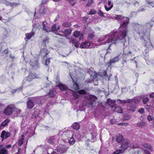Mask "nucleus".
Returning a JSON list of instances; mask_svg holds the SVG:
<instances>
[{
  "label": "nucleus",
  "instance_id": "1",
  "mask_svg": "<svg viewBox=\"0 0 154 154\" xmlns=\"http://www.w3.org/2000/svg\"><path fill=\"white\" fill-rule=\"evenodd\" d=\"M115 17L120 23L119 32L114 30L109 34V36H106V38H108L106 42H111V44H116L118 41L121 40L124 45L126 42L125 38L127 34L129 19L127 17L117 15H115Z\"/></svg>",
  "mask_w": 154,
  "mask_h": 154
},
{
  "label": "nucleus",
  "instance_id": "2",
  "mask_svg": "<svg viewBox=\"0 0 154 154\" xmlns=\"http://www.w3.org/2000/svg\"><path fill=\"white\" fill-rule=\"evenodd\" d=\"M153 22L151 20L150 22L146 23L143 26H139L137 31V33L139 35L141 39H143L145 42L144 43L145 47L147 48H150L152 46L149 39L150 31V28L152 27Z\"/></svg>",
  "mask_w": 154,
  "mask_h": 154
},
{
  "label": "nucleus",
  "instance_id": "3",
  "mask_svg": "<svg viewBox=\"0 0 154 154\" xmlns=\"http://www.w3.org/2000/svg\"><path fill=\"white\" fill-rule=\"evenodd\" d=\"M29 133L27 132L25 134L22 135L20 137L18 141V145L20 146H21L22 144H23L24 142V140H25L24 143H25V145L23 148V150H22L24 151V152L25 151L26 149V145L27 143L28 140L29 138L32 136L33 135V134H31L30 135H29L28 137V135Z\"/></svg>",
  "mask_w": 154,
  "mask_h": 154
},
{
  "label": "nucleus",
  "instance_id": "4",
  "mask_svg": "<svg viewBox=\"0 0 154 154\" xmlns=\"http://www.w3.org/2000/svg\"><path fill=\"white\" fill-rule=\"evenodd\" d=\"M129 47H127L124 48L123 51V60L125 62H126V61L131 60V57L133 56L131 51L129 50Z\"/></svg>",
  "mask_w": 154,
  "mask_h": 154
},
{
  "label": "nucleus",
  "instance_id": "5",
  "mask_svg": "<svg viewBox=\"0 0 154 154\" xmlns=\"http://www.w3.org/2000/svg\"><path fill=\"white\" fill-rule=\"evenodd\" d=\"M16 107L14 104L8 105L4 109V113L6 116H9L13 113L14 110L16 109Z\"/></svg>",
  "mask_w": 154,
  "mask_h": 154
},
{
  "label": "nucleus",
  "instance_id": "6",
  "mask_svg": "<svg viewBox=\"0 0 154 154\" xmlns=\"http://www.w3.org/2000/svg\"><path fill=\"white\" fill-rule=\"evenodd\" d=\"M129 143L128 140H124L121 146V148L123 149V150H122L121 149L117 150L114 152L113 154H122L123 151L126 149L128 146Z\"/></svg>",
  "mask_w": 154,
  "mask_h": 154
},
{
  "label": "nucleus",
  "instance_id": "7",
  "mask_svg": "<svg viewBox=\"0 0 154 154\" xmlns=\"http://www.w3.org/2000/svg\"><path fill=\"white\" fill-rule=\"evenodd\" d=\"M85 100L87 103L92 106L93 103L96 101L97 97L95 96L88 95L85 97Z\"/></svg>",
  "mask_w": 154,
  "mask_h": 154
},
{
  "label": "nucleus",
  "instance_id": "8",
  "mask_svg": "<svg viewBox=\"0 0 154 154\" xmlns=\"http://www.w3.org/2000/svg\"><path fill=\"white\" fill-rule=\"evenodd\" d=\"M45 113V112L42 111H35L32 114V118H35L37 121H39L44 117Z\"/></svg>",
  "mask_w": 154,
  "mask_h": 154
},
{
  "label": "nucleus",
  "instance_id": "9",
  "mask_svg": "<svg viewBox=\"0 0 154 154\" xmlns=\"http://www.w3.org/2000/svg\"><path fill=\"white\" fill-rule=\"evenodd\" d=\"M94 44L88 41H86L81 43L80 45V48H91L94 47Z\"/></svg>",
  "mask_w": 154,
  "mask_h": 154
},
{
  "label": "nucleus",
  "instance_id": "10",
  "mask_svg": "<svg viewBox=\"0 0 154 154\" xmlns=\"http://www.w3.org/2000/svg\"><path fill=\"white\" fill-rule=\"evenodd\" d=\"M68 149V147L66 146L60 144L57 147L56 150L60 153H63L66 152Z\"/></svg>",
  "mask_w": 154,
  "mask_h": 154
},
{
  "label": "nucleus",
  "instance_id": "11",
  "mask_svg": "<svg viewBox=\"0 0 154 154\" xmlns=\"http://www.w3.org/2000/svg\"><path fill=\"white\" fill-rule=\"evenodd\" d=\"M0 2L1 3L5 4L7 6H9L13 8L18 6L20 5L19 3H11L7 1L6 0H1Z\"/></svg>",
  "mask_w": 154,
  "mask_h": 154
},
{
  "label": "nucleus",
  "instance_id": "12",
  "mask_svg": "<svg viewBox=\"0 0 154 154\" xmlns=\"http://www.w3.org/2000/svg\"><path fill=\"white\" fill-rule=\"evenodd\" d=\"M59 139L58 135L51 136L49 137L48 139V142L50 144H53L55 142H57Z\"/></svg>",
  "mask_w": 154,
  "mask_h": 154
},
{
  "label": "nucleus",
  "instance_id": "13",
  "mask_svg": "<svg viewBox=\"0 0 154 154\" xmlns=\"http://www.w3.org/2000/svg\"><path fill=\"white\" fill-rule=\"evenodd\" d=\"M43 29L48 32L51 31L50 26L48 24L46 21H44L42 23Z\"/></svg>",
  "mask_w": 154,
  "mask_h": 154
},
{
  "label": "nucleus",
  "instance_id": "14",
  "mask_svg": "<svg viewBox=\"0 0 154 154\" xmlns=\"http://www.w3.org/2000/svg\"><path fill=\"white\" fill-rule=\"evenodd\" d=\"M11 135V133L9 132H6L5 131H3L1 133L0 137L2 138V140H3L4 138L5 139H7Z\"/></svg>",
  "mask_w": 154,
  "mask_h": 154
},
{
  "label": "nucleus",
  "instance_id": "15",
  "mask_svg": "<svg viewBox=\"0 0 154 154\" xmlns=\"http://www.w3.org/2000/svg\"><path fill=\"white\" fill-rule=\"evenodd\" d=\"M68 39L77 48L79 47L80 43L79 42L77 41L75 38H68Z\"/></svg>",
  "mask_w": 154,
  "mask_h": 154
},
{
  "label": "nucleus",
  "instance_id": "16",
  "mask_svg": "<svg viewBox=\"0 0 154 154\" xmlns=\"http://www.w3.org/2000/svg\"><path fill=\"white\" fill-rule=\"evenodd\" d=\"M35 13L34 14V17L35 18H36V15H38V14L39 15H41L42 14H45L46 12V9L45 8L43 7L42 6H41L40 7V9L39 11L38 12V13H37L36 11H35Z\"/></svg>",
  "mask_w": 154,
  "mask_h": 154
},
{
  "label": "nucleus",
  "instance_id": "17",
  "mask_svg": "<svg viewBox=\"0 0 154 154\" xmlns=\"http://www.w3.org/2000/svg\"><path fill=\"white\" fill-rule=\"evenodd\" d=\"M29 63L30 65L32 66V67H34L35 68H37L39 66L38 61L35 58L33 60L30 61Z\"/></svg>",
  "mask_w": 154,
  "mask_h": 154
},
{
  "label": "nucleus",
  "instance_id": "18",
  "mask_svg": "<svg viewBox=\"0 0 154 154\" xmlns=\"http://www.w3.org/2000/svg\"><path fill=\"white\" fill-rule=\"evenodd\" d=\"M73 35L76 38L79 37V40L80 41L83 38V34L79 31H75Z\"/></svg>",
  "mask_w": 154,
  "mask_h": 154
},
{
  "label": "nucleus",
  "instance_id": "19",
  "mask_svg": "<svg viewBox=\"0 0 154 154\" xmlns=\"http://www.w3.org/2000/svg\"><path fill=\"white\" fill-rule=\"evenodd\" d=\"M119 57L117 56L115 57L112 59H110L109 62L107 63V64L108 65V66H110L112 63L117 62L119 61Z\"/></svg>",
  "mask_w": 154,
  "mask_h": 154
},
{
  "label": "nucleus",
  "instance_id": "20",
  "mask_svg": "<svg viewBox=\"0 0 154 154\" xmlns=\"http://www.w3.org/2000/svg\"><path fill=\"white\" fill-rule=\"evenodd\" d=\"M49 51H48L46 48H42L40 51L41 54L43 57L46 56L49 54Z\"/></svg>",
  "mask_w": 154,
  "mask_h": 154
},
{
  "label": "nucleus",
  "instance_id": "21",
  "mask_svg": "<svg viewBox=\"0 0 154 154\" xmlns=\"http://www.w3.org/2000/svg\"><path fill=\"white\" fill-rule=\"evenodd\" d=\"M130 103L127 106L128 109L132 112L134 111L136 109L135 106L132 104V103Z\"/></svg>",
  "mask_w": 154,
  "mask_h": 154
},
{
  "label": "nucleus",
  "instance_id": "22",
  "mask_svg": "<svg viewBox=\"0 0 154 154\" xmlns=\"http://www.w3.org/2000/svg\"><path fill=\"white\" fill-rule=\"evenodd\" d=\"M57 86L61 91L66 90L67 89V86L66 85L62 83L58 85Z\"/></svg>",
  "mask_w": 154,
  "mask_h": 154
},
{
  "label": "nucleus",
  "instance_id": "23",
  "mask_svg": "<svg viewBox=\"0 0 154 154\" xmlns=\"http://www.w3.org/2000/svg\"><path fill=\"white\" fill-rule=\"evenodd\" d=\"M21 112V109H17L16 108V109L13 112V113L14 114V116L16 117L19 116L20 115Z\"/></svg>",
  "mask_w": 154,
  "mask_h": 154
},
{
  "label": "nucleus",
  "instance_id": "24",
  "mask_svg": "<svg viewBox=\"0 0 154 154\" xmlns=\"http://www.w3.org/2000/svg\"><path fill=\"white\" fill-rule=\"evenodd\" d=\"M59 29L60 27L59 25L56 24H54L52 26L51 29V31H56L59 30Z\"/></svg>",
  "mask_w": 154,
  "mask_h": 154
},
{
  "label": "nucleus",
  "instance_id": "25",
  "mask_svg": "<svg viewBox=\"0 0 154 154\" xmlns=\"http://www.w3.org/2000/svg\"><path fill=\"white\" fill-rule=\"evenodd\" d=\"M34 106V103L31 100H29L27 102V106L29 108L31 109Z\"/></svg>",
  "mask_w": 154,
  "mask_h": 154
},
{
  "label": "nucleus",
  "instance_id": "26",
  "mask_svg": "<svg viewBox=\"0 0 154 154\" xmlns=\"http://www.w3.org/2000/svg\"><path fill=\"white\" fill-rule=\"evenodd\" d=\"M129 103H137L139 102V100L137 97H134L133 99H128Z\"/></svg>",
  "mask_w": 154,
  "mask_h": 154
},
{
  "label": "nucleus",
  "instance_id": "27",
  "mask_svg": "<svg viewBox=\"0 0 154 154\" xmlns=\"http://www.w3.org/2000/svg\"><path fill=\"white\" fill-rule=\"evenodd\" d=\"M146 109L147 110L148 112H152L153 110V107L151 105H146L145 106Z\"/></svg>",
  "mask_w": 154,
  "mask_h": 154
},
{
  "label": "nucleus",
  "instance_id": "28",
  "mask_svg": "<svg viewBox=\"0 0 154 154\" xmlns=\"http://www.w3.org/2000/svg\"><path fill=\"white\" fill-rule=\"evenodd\" d=\"M35 32H32L30 33H27L26 34V36L27 39H29L31 37L35 34Z\"/></svg>",
  "mask_w": 154,
  "mask_h": 154
},
{
  "label": "nucleus",
  "instance_id": "29",
  "mask_svg": "<svg viewBox=\"0 0 154 154\" xmlns=\"http://www.w3.org/2000/svg\"><path fill=\"white\" fill-rule=\"evenodd\" d=\"M111 2L109 1L108 2V6L110 7L108 8L106 5H105L104 7L105 9L107 11H109L113 7L112 5H111Z\"/></svg>",
  "mask_w": 154,
  "mask_h": 154
},
{
  "label": "nucleus",
  "instance_id": "30",
  "mask_svg": "<svg viewBox=\"0 0 154 154\" xmlns=\"http://www.w3.org/2000/svg\"><path fill=\"white\" fill-rule=\"evenodd\" d=\"M35 78L36 76L35 75V74H34L32 73H30L28 76L27 80L28 81L30 82L32 79H34Z\"/></svg>",
  "mask_w": 154,
  "mask_h": 154
},
{
  "label": "nucleus",
  "instance_id": "31",
  "mask_svg": "<svg viewBox=\"0 0 154 154\" xmlns=\"http://www.w3.org/2000/svg\"><path fill=\"white\" fill-rule=\"evenodd\" d=\"M123 138V136L120 134H118L116 136V140L118 143H120L122 140Z\"/></svg>",
  "mask_w": 154,
  "mask_h": 154
},
{
  "label": "nucleus",
  "instance_id": "32",
  "mask_svg": "<svg viewBox=\"0 0 154 154\" xmlns=\"http://www.w3.org/2000/svg\"><path fill=\"white\" fill-rule=\"evenodd\" d=\"M68 140L69 143L72 145L74 144L75 142V141L73 137V136H72L71 137L68 138Z\"/></svg>",
  "mask_w": 154,
  "mask_h": 154
},
{
  "label": "nucleus",
  "instance_id": "33",
  "mask_svg": "<svg viewBox=\"0 0 154 154\" xmlns=\"http://www.w3.org/2000/svg\"><path fill=\"white\" fill-rule=\"evenodd\" d=\"M34 101H36L37 103L39 106H41L43 104V102L41 101L40 98H36L34 100Z\"/></svg>",
  "mask_w": 154,
  "mask_h": 154
},
{
  "label": "nucleus",
  "instance_id": "34",
  "mask_svg": "<svg viewBox=\"0 0 154 154\" xmlns=\"http://www.w3.org/2000/svg\"><path fill=\"white\" fill-rule=\"evenodd\" d=\"M128 99L126 100H121L120 99H118L117 102L119 103H120L121 104H123L125 103H129Z\"/></svg>",
  "mask_w": 154,
  "mask_h": 154
},
{
  "label": "nucleus",
  "instance_id": "35",
  "mask_svg": "<svg viewBox=\"0 0 154 154\" xmlns=\"http://www.w3.org/2000/svg\"><path fill=\"white\" fill-rule=\"evenodd\" d=\"M122 109L120 106L116 107L115 111L119 113H122Z\"/></svg>",
  "mask_w": 154,
  "mask_h": 154
},
{
  "label": "nucleus",
  "instance_id": "36",
  "mask_svg": "<svg viewBox=\"0 0 154 154\" xmlns=\"http://www.w3.org/2000/svg\"><path fill=\"white\" fill-rule=\"evenodd\" d=\"M8 151L4 147H2L0 150V154H8Z\"/></svg>",
  "mask_w": 154,
  "mask_h": 154
},
{
  "label": "nucleus",
  "instance_id": "37",
  "mask_svg": "<svg viewBox=\"0 0 154 154\" xmlns=\"http://www.w3.org/2000/svg\"><path fill=\"white\" fill-rule=\"evenodd\" d=\"M73 129L75 130H78L79 128V125L77 123H74L72 125Z\"/></svg>",
  "mask_w": 154,
  "mask_h": 154
},
{
  "label": "nucleus",
  "instance_id": "38",
  "mask_svg": "<svg viewBox=\"0 0 154 154\" xmlns=\"http://www.w3.org/2000/svg\"><path fill=\"white\" fill-rule=\"evenodd\" d=\"M10 120L9 119H5L1 124V126H5L9 122Z\"/></svg>",
  "mask_w": 154,
  "mask_h": 154
},
{
  "label": "nucleus",
  "instance_id": "39",
  "mask_svg": "<svg viewBox=\"0 0 154 154\" xmlns=\"http://www.w3.org/2000/svg\"><path fill=\"white\" fill-rule=\"evenodd\" d=\"M55 91L53 90H51L49 92L48 95L51 97H53L55 95Z\"/></svg>",
  "mask_w": 154,
  "mask_h": 154
},
{
  "label": "nucleus",
  "instance_id": "40",
  "mask_svg": "<svg viewBox=\"0 0 154 154\" xmlns=\"http://www.w3.org/2000/svg\"><path fill=\"white\" fill-rule=\"evenodd\" d=\"M49 40V38L48 37V36L46 37L43 40V44L46 46V44L48 43Z\"/></svg>",
  "mask_w": 154,
  "mask_h": 154
},
{
  "label": "nucleus",
  "instance_id": "41",
  "mask_svg": "<svg viewBox=\"0 0 154 154\" xmlns=\"http://www.w3.org/2000/svg\"><path fill=\"white\" fill-rule=\"evenodd\" d=\"M146 123L144 122H140L137 124V126L140 127H143L146 126Z\"/></svg>",
  "mask_w": 154,
  "mask_h": 154
},
{
  "label": "nucleus",
  "instance_id": "42",
  "mask_svg": "<svg viewBox=\"0 0 154 154\" xmlns=\"http://www.w3.org/2000/svg\"><path fill=\"white\" fill-rule=\"evenodd\" d=\"M71 32H72V30L70 29H65L63 32L64 33V35L65 34L69 35L70 33H71Z\"/></svg>",
  "mask_w": 154,
  "mask_h": 154
},
{
  "label": "nucleus",
  "instance_id": "43",
  "mask_svg": "<svg viewBox=\"0 0 154 154\" xmlns=\"http://www.w3.org/2000/svg\"><path fill=\"white\" fill-rule=\"evenodd\" d=\"M62 25L64 27H70L71 24L70 23L65 22L62 24Z\"/></svg>",
  "mask_w": 154,
  "mask_h": 154
},
{
  "label": "nucleus",
  "instance_id": "44",
  "mask_svg": "<svg viewBox=\"0 0 154 154\" xmlns=\"http://www.w3.org/2000/svg\"><path fill=\"white\" fill-rule=\"evenodd\" d=\"M72 94L73 97L75 99L78 98L79 95L78 91H74Z\"/></svg>",
  "mask_w": 154,
  "mask_h": 154
},
{
  "label": "nucleus",
  "instance_id": "45",
  "mask_svg": "<svg viewBox=\"0 0 154 154\" xmlns=\"http://www.w3.org/2000/svg\"><path fill=\"white\" fill-rule=\"evenodd\" d=\"M47 154H57V153L53 151V149H49L47 150Z\"/></svg>",
  "mask_w": 154,
  "mask_h": 154
},
{
  "label": "nucleus",
  "instance_id": "46",
  "mask_svg": "<svg viewBox=\"0 0 154 154\" xmlns=\"http://www.w3.org/2000/svg\"><path fill=\"white\" fill-rule=\"evenodd\" d=\"M146 3L150 5V6L152 8L154 7V3L150 0H146Z\"/></svg>",
  "mask_w": 154,
  "mask_h": 154
},
{
  "label": "nucleus",
  "instance_id": "47",
  "mask_svg": "<svg viewBox=\"0 0 154 154\" xmlns=\"http://www.w3.org/2000/svg\"><path fill=\"white\" fill-rule=\"evenodd\" d=\"M97 14L100 16L103 17H106V15H103L104 14H106L105 13H103L101 10H99L97 12Z\"/></svg>",
  "mask_w": 154,
  "mask_h": 154
},
{
  "label": "nucleus",
  "instance_id": "48",
  "mask_svg": "<svg viewBox=\"0 0 154 154\" xmlns=\"http://www.w3.org/2000/svg\"><path fill=\"white\" fill-rule=\"evenodd\" d=\"M73 89L75 90H77L79 89L78 85L76 83H74L73 85Z\"/></svg>",
  "mask_w": 154,
  "mask_h": 154
},
{
  "label": "nucleus",
  "instance_id": "49",
  "mask_svg": "<svg viewBox=\"0 0 154 154\" xmlns=\"http://www.w3.org/2000/svg\"><path fill=\"white\" fill-rule=\"evenodd\" d=\"M32 26L33 27V28L35 29L39 28L41 27L40 25L38 23H33L32 25Z\"/></svg>",
  "mask_w": 154,
  "mask_h": 154
},
{
  "label": "nucleus",
  "instance_id": "50",
  "mask_svg": "<svg viewBox=\"0 0 154 154\" xmlns=\"http://www.w3.org/2000/svg\"><path fill=\"white\" fill-rule=\"evenodd\" d=\"M93 3L94 1L93 0H88V2L86 6V7H89Z\"/></svg>",
  "mask_w": 154,
  "mask_h": 154
},
{
  "label": "nucleus",
  "instance_id": "51",
  "mask_svg": "<svg viewBox=\"0 0 154 154\" xmlns=\"http://www.w3.org/2000/svg\"><path fill=\"white\" fill-rule=\"evenodd\" d=\"M149 101V99L148 97L144 98L142 100L143 103L144 104L147 103Z\"/></svg>",
  "mask_w": 154,
  "mask_h": 154
},
{
  "label": "nucleus",
  "instance_id": "52",
  "mask_svg": "<svg viewBox=\"0 0 154 154\" xmlns=\"http://www.w3.org/2000/svg\"><path fill=\"white\" fill-rule=\"evenodd\" d=\"M78 92L79 93V94H85L86 93V92L83 89L79 91Z\"/></svg>",
  "mask_w": 154,
  "mask_h": 154
},
{
  "label": "nucleus",
  "instance_id": "53",
  "mask_svg": "<svg viewBox=\"0 0 154 154\" xmlns=\"http://www.w3.org/2000/svg\"><path fill=\"white\" fill-rule=\"evenodd\" d=\"M50 59L48 58L45 60V65L47 67H48V64L50 63Z\"/></svg>",
  "mask_w": 154,
  "mask_h": 154
},
{
  "label": "nucleus",
  "instance_id": "54",
  "mask_svg": "<svg viewBox=\"0 0 154 154\" xmlns=\"http://www.w3.org/2000/svg\"><path fill=\"white\" fill-rule=\"evenodd\" d=\"M96 11L94 9H92L89 11V14H93L96 13Z\"/></svg>",
  "mask_w": 154,
  "mask_h": 154
},
{
  "label": "nucleus",
  "instance_id": "55",
  "mask_svg": "<svg viewBox=\"0 0 154 154\" xmlns=\"http://www.w3.org/2000/svg\"><path fill=\"white\" fill-rule=\"evenodd\" d=\"M149 97L150 98H152V103L154 102V92H153L149 95Z\"/></svg>",
  "mask_w": 154,
  "mask_h": 154
},
{
  "label": "nucleus",
  "instance_id": "56",
  "mask_svg": "<svg viewBox=\"0 0 154 154\" xmlns=\"http://www.w3.org/2000/svg\"><path fill=\"white\" fill-rule=\"evenodd\" d=\"M94 36V35L93 33H90L88 34V38H90V39H92L93 38Z\"/></svg>",
  "mask_w": 154,
  "mask_h": 154
},
{
  "label": "nucleus",
  "instance_id": "57",
  "mask_svg": "<svg viewBox=\"0 0 154 154\" xmlns=\"http://www.w3.org/2000/svg\"><path fill=\"white\" fill-rule=\"evenodd\" d=\"M91 141L92 142H94L96 140V135L95 134L92 135V137L91 139Z\"/></svg>",
  "mask_w": 154,
  "mask_h": 154
},
{
  "label": "nucleus",
  "instance_id": "58",
  "mask_svg": "<svg viewBox=\"0 0 154 154\" xmlns=\"http://www.w3.org/2000/svg\"><path fill=\"white\" fill-rule=\"evenodd\" d=\"M111 100V104H110V103H109V105L110 106H111L112 107H113L114 105V103H115V101L114 100H113L112 101L111 100V99H109V100ZM107 100L108 101L109 100L108 99Z\"/></svg>",
  "mask_w": 154,
  "mask_h": 154
},
{
  "label": "nucleus",
  "instance_id": "59",
  "mask_svg": "<svg viewBox=\"0 0 154 154\" xmlns=\"http://www.w3.org/2000/svg\"><path fill=\"white\" fill-rule=\"evenodd\" d=\"M8 48H7L6 49L2 51V53L4 54H7L8 53Z\"/></svg>",
  "mask_w": 154,
  "mask_h": 154
},
{
  "label": "nucleus",
  "instance_id": "60",
  "mask_svg": "<svg viewBox=\"0 0 154 154\" xmlns=\"http://www.w3.org/2000/svg\"><path fill=\"white\" fill-rule=\"evenodd\" d=\"M153 118V117L150 115H148L147 116V119L149 121H152Z\"/></svg>",
  "mask_w": 154,
  "mask_h": 154
},
{
  "label": "nucleus",
  "instance_id": "61",
  "mask_svg": "<svg viewBox=\"0 0 154 154\" xmlns=\"http://www.w3.org/2000/svg\"><path fill=\"white\" fill-rule=\"evenodd\" d=\"M56 34L61 36H64L65 35L64 32L61 31L59 32V33Z\"/></svg>",
  "mask_w": 154,
  "mask_h": 154
},
{
  "label": "nucleus",
  "instance_id": "62",
  "mask_svg": "<svg viewBox=\"0 0 154 154\" xmlns=\"http://www.w3.org/2000/svg\"><path fill=\"white\" fill-rule=\"evenodd\" d=\"M88 19L87 17H83L82 19V22L84 23L86 22Z\"/></svg>",
  "mask_w": 154,
  "mask_h": 154
},
{
  "label": "nucleus",
  "instance_id": "63",
  "mask_svg": "<svg viewBox=\"0 0 154 154\" xmlns=\"http://www.w3.org/2000/svg\"><path fill=\"white\" fill-rule=\"evenodd\" d=\"M138 112H139L141 114L143 113L144 112V109H143V108H141L139 109L138 110Z\"/></svg>",
  "mask_w": 154,
  "mask_h": 154
},
{
  "label": "nucleus",
  "instance_id": "64",
  "mask_svg": "<svg viewBox=\"0 0 154 154\" xmlns=\"http://www.w3.org/2000/svg\"><path fill=\"white\" fill-rule=\"evenodd\" d=\"M134 5L136 7H138L139 5V2L137 1L133 3Z\"/></svg>",
  "mask_w": 154,
  "mask_h": 154
}]
</instances>
